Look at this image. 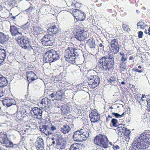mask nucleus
<instances>
[{
    "instance_id": "nucleus-1",
    "label": "nucleus",
    "mask_w": 150,
    "mask_h": 150,
    "mask_svg": "<svg viewBox=\"0 0 150 150\" xmlns=\"http://www.w3.org/2000/svg\"><path fill=\"white\" fill-rule=\"evenodd\" d=\"M99 62L102 65L100 67L104 72L110 71L113 67L114 61L113 59L110 57L104 56L100 59Z\"/></svg>"
},
{
    "instance_id": "nucleus-2",
    "label": "nucleus",
    "mask_w": 150,
    "mask_h": 150,
    "mask_svg": "<svg viewBox=\"0 0 150 150\" xmlns=\"http://www.w3.org/2000/svg\"><path fill=\"white\" fill-rule=\"evenodd\" d=\"M79 50L72 47H67L65 51V57L66 60L69 63H75L76 57L79 55Z\"/></svg>"
},
{
    "instance_id": "nucleus-3",
    "label": "nucleus",
    "mask_w": 150,
    "mask_h": 150,
    "mask_svg": "<svg viewBox=\"0 0 150 150\" xmlns=\"http://www.w3.org/2000/svg\"><path fill=\"white\" fill-rule=\"evenodd\" d=\"M149 141L141 140L139 138H134L132 144L133 149L135 150H144L147 148L149 145Z\"/></svg>"
},
{
    "instance_id": "nucleus-4",
    "label": "nucleus",
    "mask_w": 150,
    "mask_h": 150,
    "mask_svg": "<svg viewBox=\"0 0 150 150\" xmlns=\"http://www.w3.org/2000/svg\"><path fill=\"white\" fill-rule=\"evenodd\" d=\"M59 58L57 52L51 49L45 53L43 60L45 63H51L57 60Z\"/></svg>"
},
{
    "instance_id": "nucleus-5",
    "label": "nucleus",
    "mask_w": 150,
    "mask_h": 150,
    "mask_svg": "<svg viewBox=\"0 0 150 150\" xmlns=\"http://www.w3.org/2000/svg\"><path fill=\"white\" fill-rule=\"evenodd\" d=\"M73 34L75 38L80 41H84L87 38V32L83 28L79 26L74 28Z\"/></svg>"
},
{
    "instance_id": "nucleus-6",
    "label": "nucleus",
    "mask_w": 150,
    "mask_h": 150,
    "mask_svg": "<svg viewBox=\"0 0 150 150\" xmlns=\"http://www.w3.org/2000/svg\"><path fill=\"white\" fill-rule=\"evenodd\" d=\"M89 135L88 131L85 129L76 131L73 135L74 140L77 142H83L86 140Z\"/></svg>"
},
{
    "instance_id": "nucleus-7",
    "label": "nucleus",
    "mask_w": 150,
    "mask_h": 150,
    "mask_svg": "<svg viewBox=\"0 0 150 150\" xmlns=\"http://www.w3.org/2000/svg\"><path fill=\"white\" fill-rule=\"evenodd\" d=\"M94 142L95 144L100 147L104 148L108 147V139L105 135L99 134L95 137Z\"/></svg>"
},
{
    "instance_id": "nucleus-8",
    "label": "nucleus",
    "mask_w": 150,
    "mask_h": 150,
    "mask_svg": "<svg viewBox=\"0 0 150 150\" xmlns=\"http://www.w3.org/2000/svg\"><path fill=\"white\" fill-rule=\"evenodd\" d=\"M16 40L18 45L22 48L28 50L32 49V47L30 45V42L29 39L24 37L18 36Z\"/></svg>"
},
{
    "instance_id": "nucleus-9",
    "label": "nucleus",
    "mask_w": 150,
    "mask_h": 150,
    "mask_svg": "<svg viewBox=\"0 0 150 150\" xmlns=\"http://www.w3.org/2000/svg\"><path fill=\"white\" fill-rule=\"evenodd\" d=\"M87 78L88 79V83L89 87L93 89L98 86L100 83L99 77L96 75H95L89 73L88 74Z\"/></svg>"
},
{
    "instance_id": "nucleus-10",
    "label": "nucleus",
    "mask_w": 150,
    "mask_h": 150,
    "mask_svg": "<svg viewBox=\"0 0 150 150\" xmlns=\"http://www.w3.org/2000/svg\"><path fill=\"white\" fill-rule=\"evenodd\" d=\"M116 36L114 34H111L109 37L110 39V48L113 51L119 52L120 49L118 40L116 39Z\"/></svg>"
},
{
    "instance_id": "nucleus-11",
    "label": "nucleus",
    "mask_w": 150,
    "mask_h": 150,
    "mask_svg": "<svg viewBox=\"0 0 150 150\" xmlns=\"http://www.w3.org/2000/svg\"><path fill=\"white\" fill-rule=\"evenodd\" d=\"M72 14L77 21H83L86 18V14L84 12L78 9H73L72 11Z\"/></svg>"
},
{
    "instance_id": "nucleus-12",
    "label": "nucleus",
    "mask_w": 150,
    "mask_h": 150,
    "mask_svg": "<svg viewBox=\"0 0 150 150\" xmlns=\"http://www.w3.org/2000/svg\"><path fill=\"white\" fill-rule=\"evenodd\" d=\"M51 103V100L45 97L42 98L41 101L38 103V105L40 108L47 109L50 106Z\"/></svg>"
},
{
    "instance_id": "nucleus-13",
    "label": "nucleus",
    "mask_w": 150,
    "mask_h": 150,
    "mask_svg": "<svg viewBox=\"0 0 150 150\" xmlns=\"http://www.w3.org/2000/svg\"><path fill=\"white\" fill-rule=\"evenodd\" d=\"M40 108L34 107L32 109L31 114L34 118L39 119H42V111Z\"/></svg>"
},
{
    "instance_id": "nucleus-14",
    "label": "nucleus",
    "mask_w": 150,
    "mask_h": 150,
    "mask_svg": "<svg viewBox=\"0 0 150 150\" xmlns=\"http://www.w3.org/2000/svg\"><path fill=\"white\" fill-rule=\"evenodd\" d=\"M89 117L91 122L95 123L100 120V115L96 110H92L89 114Z\"/></svg>"
},
{
    "instance_id": "nucleus-15",
    "label": "nucleus",
    "mask_w": 150,
    "mask_h": 150,
    "mask_svg": "<svg viewBox=\"0 0 150 150\" xmlns=\"http://www.w3.org/2000/svg\"><path fill=\"white\" fill-rule=\"evenodd\" d=\"M48 33L51 35H53L57 34L59 30L55 23H52L49 27L47 30Z\"/></svg>"
},
{
    "instance_id": "nucleus-16",
    "label": "nucleus",
    "mask_w": 150,
    "mask_h": 150,
    "mask_svg": "<svg viewBox=\"0 0 150 150\" xmlns=\"http://www.w3.org/2000/svg\"><path fill=\"white\" fill-rule=\"evenodd\" d=\"M56 146L59 149H63L65 147L66 141L63 138L59 137L56 140Z\"/></svg>"
},
{
    "instance_id": "nucleus-17",
    "label": "nucleus",
    "mask_w": 150,
    "mask_h": 150,
    "mask_svg": "<svg viewBox=\"0 0 150 150\" xmlns=\"http://www.w3.org/2000/svg\"><path fill=\"white\" fill-rule=\"evenodd\" d=\"M35 146L37 150H43L44 142L43 139L38 137L35 142Z\"/></svg>"
},
{
    "instance_id": "nucleus-18",
    "label": "nucleus",
    "mask_w": 150,
    "mask_h": 150,
    "mask_svg": "<svg viewBox=\"0 0 150 150\" xmlns=\"http://www.w3.org/2000/svg\"><path fill=\"white\" fill-rule=\"evenodd\" d=\"M26 75L28 81L30 83L38 79L37 76L35 73L34 72L31 71L27 72Z\"/></svg>"
},
{
    "instance_id": "nucleus-19",
    "label": "nucleus",
    "mask_w": 150,
    "mask_h": 150,
    "mask_svg": "<svg viewBox=\"0 0 150 150\" xmlns=\"http://www.w3.org/2000/svg\"><path fill=\"white\" fill-rule=\"evenodd\" d=\"M51 35L49 34L44 35L41 40L42 44L43 45L45 46L51 45V40H50V38Z\"/></svg>"
},
{
    "instance_id": "nucleus-20",
    "label": "nucleus",
    "mask_w": 150,
    "mask_h": 150,
    "mask_svg": "<svg viewBox=\"0 0 150 150\" xmlns=\"http://www.w3.org/2000/svg\"><path fill=\"white\" fill-rule=\"evenodd\" d=\"M124 129H125V124H119L116 129L117 132L119 136L122 137L124 136Z\"/></svg>"
},
{
    "instance_id": "nucleus-21",
    "label": "nucleus",
    "mask_w": 150,
    "mask_h": 150,
    "mask_svg": "<svg viewBox=\"0 0 150 150\" xmlns=\"http://www.w3.org/2000/svg\"><path fill=\"white\" fill-rule=\"evenodd\" d=\"M19 28L14 25L10 26V31L12 36H16L22 35V33L19 31Z\"/></svg>"
},
{
    "instance_id": "nucleus-22",
    "label": "nucleus",
    "mask_w": 150,
    "mask_h": 150,
    "mask_svg": "<svg viewBox=\"0 0 150 150\" xmlns=\"http://www.w3.org/2000/svg\"><path fill=\"white\" fill-rule=\"evenodd\" d=\"M61 112L62 115H67L70 112V108L67 105H62L61 107Z\"/></svg>"
},
{
    "instance_id": "nucleus-23",
    "label": "nucleus",
    "mask_w": 150,
    "mask_h": 150,
    "mask_svg": "<svg viewBox=\"0 0 150 150\" xmlns=\"http://www.w3.org/2000/svg\"><path fill=\"white\" fill-rule=\"evenodd\" d=\"M3 103L4 106L9 107L15 104V100L12 98H7L3 100Z\"/></svg>"
},
{
    "instance_id": "nucleus-24",
    "label": "nucleus",
    "mask_w": 150,
    "mask_h": 150,
    "mask_svg": "<svg viewBox=\"0 0 150 150\" xmlns=\"http://www.w3.org/2000/svg\"><path fill=\"white\" fill-rule=\"evenodd\" d=\"M9 36L3 33L0 32V43L4 44L9 40Z\"/></svg>"
},
{
    "instance_id": "nucleus-25",
    "label": "nucleus",
    "mask_w": 150,
    "mask_h": 150,
    "mask_svg": "<svg viewBox=\"0 0 150 150\" xmlns=\"http://www.w3.org/2000/svg\"><path fill=\"white\" fill-rule=\"evenodd\" d=\"M40 129L41 132L44 133L46 136L51 134L50 127L48 125H44L42 126V128H40Z\"/></svg>"
},
{
    "instance_id": "nucleus-26",
    "label": "nucleus",
    "mask_w": 150,
    "mask_h": 150,
    "mask_svg": "<svg viewBox=\"0 0 150 150\" xmlns=\"http://www.w3.org/2000/svg\"><path fill=\"white\" fill-rule=\"evenodd\" d=\"M8 81L6 78L0 74V87L2 88L6 86Z\"/></svg>"
},
{
    "instance_id": "nucleus-27",
    "label": "nucleus",
    "mask_w": 150,
    "mask_h": 150,
    "mask_svg": "<svg viewBox=\"0 0 150 150\" xmlns=\"http://www.w3.org/2000/svg\"><path fill=\"white\" fill-rule=\"evenodd\" d=\"M82 145L80 143H74L72 144L69 148L70 150H81L82 148Z\"/></svg>"
},
{
    "instance_id": "nucleus-28",
    "label": "nucleus",
    "mask_w": 150,
    "mask_h": 150,
    "mask_svg": "<svg viewBox=\"0 0 150 150\" xmlns=\"http://www.w3.org/2000/svg\"><path fill=\"white\" fill-rule=\"evenodd\" d=\"M71 129V128L68 125H64L61 128L60 131L63 133L65 134L68 133L70 131Z\"/></svg>"
},
{
    "instance_id": "nucleus-29",
    "label": "nucleus",
    "mask_w": 150,
    "mask_h": 150,
    "mask_svg": "<svg viewBox=\"0 0 150 150\" xmlns=\"http://www.w3.org/2000/svg\"><path fill=\"white\" fill-rule=\"evenodd\" d=\"M1 144H4V146L6 147H13V143L8 139L7 137L4 141Z\"/></svg>"
},
{
    "instance_id": "nucleus-30",
    "label": "nucleus",
    "mask_w": 150,
    "mask_h": 150,
    "mask_svg": "<svg viewBox=\"0 0 150 150\" xmlns=\"http://www.w3.org/2000/svg\"><path fill=\"white\" fill-rule=\"evenodd\" d=\"M147 133L146 132H144L141 134L140 136L139 137L137 138H139L141 140L145 141L146 140L149 141V139L147 136Z\"/></svg>"
},
{
    "instance_id": "nucleus-31",
    "label": "nucleus",
    "mask_w": 150,
    "mask_h": 150,
    "mask_svg": "<svg viewBox=\"0 0 150 150\" xmlns=\"http://www.w3.org/2000/svg\"><path fill=\"white\" fill-rule=\"evenodd\" d=\"M71 6H74L76 8H80L81 7V4L75 0H74L71 2Z\"/></svg>"
},
{
    "instance_id": "nucleus-32",
    "label": "nucleus",
    "mask_w": 150,
    "mask_h": 150,
    "mask_svg": "<svg viewBox=\"0 0 150 150\" xmlns=\"http://www.w3.org/2000/svg\"><path fill=\"white\" fill-rule=\"evenodd\" d=\"M56 99L57 100H61L62 98V93L60 91L55 92Z\"/></svg>"
},
{
    "instance_id": "nucleus-33",
    "label": "nucleus",
    "mask_w": 150,
    "mask_h": 150,
    "mask_svg": "<svg viewBox=\"0 0 150 150\" xmlns=\"http://www.w3.org/2000/svg\"><path fill=\"white\" fill-rule=\"evenodd\" d=\"M41 31V29L39 27H34L32 30L33 34L34 35H37L40 33Z\"/></svg>"
},
{
    "instance_id": "nucleus-34",
    "label": "nucleus",
    "mask_w": 150,
    "mask_h": 150,
    "mask_svg": "<svg viewBox=\"0 0 150 150\" xmlns=\"http://www.w3.org/2000/svg\"><path fill=\"white\" fill-rule=\"evenodd\" d=\"M137 25L138 27H140L141 29H144L147 26L145 23L142 21H140L138 22Z\"/></svg>"
},
{
    "instance_id": "nucleus-35",
    "label": "nucleus",
    "mask_w": 150,
    "mask_h": 150,
    "mask_svg": "<svg viewBox=\"0 0 150 150\" xmlns=\"http://www.w3.org/2000/svg\"><path fill=\"white\" fill-rule=\"evenodd\" d=\"M125 63L121 62L119 64V70L121 72L123 71L126 69Z\"/></svg>"
},
{
    "instance_id": "nucleus-36",
    "label": "nucleus",
    "mask_w": 150,
    "mask_h": 150,
    "mask_svg": "<svg viewBox=\"0 0 150 150\" xmlns=\"http://www.w3.org/2000/svg\"><path fill=\"white\" fill-rule=\"evenodd\" d=\"M88 42V45L91 48L95 47L96 45L95 42L93 40L89 39Z\"/></svg>"
},
{
    "instance_id": "nucleus-37",
    "label": "nucleus",
    "mask_w": 150,
    "mask_h": 150,
    "mask_svg": "<svg viewBox=\"0 0 150 150\" xmlns=\"http://www.w3.org/2000/svg\"><path fill=\"white\" fill-rule=\"evenodd\" d=\"M7 137V136L6 134L1 133L0 134V143H1Z\"/></svg>"
},
{
    "instance_id": "nucleus-38",
    "label": "nucleus",
    "mask_w": 150,
    "mask_h": 150,
    "mask_svg": "<svg viewBox=\"0 0 150 150\" xmlns=\"http://www.w3.org/2000/svg\"><path fill=\"white\" fill-rule=\"evenodd\" d=\"M34 8L31 6H30L28 8L25 10L24 11L26 12L28 14H30L34 10Z\"/></svg>"
},
{
    "instance_id": "nucleus-39",
    "label": "nucleus",
    "mask_w": 150,
    "mask_h": 150,
    "mask_svg": "<svg viewBox=\"0 0 150 150\" xmlns=\"http://www.w3.org/2000/svg\"><path fill=\"white\" fill-rule=\"evenodd\" d=\"M26 127H27L26 128V129H30L31 130L35 129L37 127V126H36V125H34L32 124H29L28 126L27 125H26Z\"/></svg>"
},
{
    "instance_id": "nucleus-40",
    "label": "nucleus",
    "mask_w": 150,
    "mask_h": 150,
    "mask_svg": "<svg viewBox=\"0 0 150 150\" xmlns=\"http://www.w3.org/2000/svg\"><path fill=\"white\" fill-rule=\"evenodd\" d=\"M8 5L11 7H13L16 4V2L15 0H10L8 1Z\"/></svg>"
},
{
    "instance_id": "nucleus-41",
    "label": "nucleus",
    "mask_w": 150,
    "mask_h": 150,
    "mask_svg": "<svg viewBox=\"0 0 150 150\" xmlns=\"http://www.w3.org/2000/svg\"><path fill=\"white\" fill-rule=\"evenodd\" d=\"M122 29L125 31H128L130 30L129 25L126 24H123L122 25Z\"/></svg>"
},
{
    "instance_id": "nucleus-42",
    "label": "nucleus",
    "mask_w": 150,
    "mask_h": 150,
    "mask_svg": "<svg viewBox=\"0 0 150 150\" xmlns=\"http://www.w3.org/2000/svg\"><path fill=\"white\" fill-rule=\"evenodd\" d=\"M6 53L5 50L0 48V56L6 57Z\"/></svg>"
},
{
    "instance_id": "nucleus-43",
    "label": "nucleus",
    "mask_w": 150,
    "mask_h": 150,
    "mask_svg": "<svg viewBox=\"0 0 150 150\" xmlns=\"http://www.w3.org/2000/svg\"><path fill=\"white\" fill-rule=\"evenodd\" d=\"M117 119H112L111 120V122L113 126L115 127L117 126Z\"/></svg>"
},
{
    "instance_id": "nucleus-44",
    "label": "nucleus",
    "mask_w": 150,
    "mask_h": 150,
    "mask_svg": "<svg viewBox=\"0 0 150 150\" xmlns=\"http://www.w3.org/2000/svg\"><path fill=\"white\" fill-rule=\"evenodd\" d=\"M124 135L128 136L130 133V131L125 127V129H124Z\"/></svg>"
},
{
    "instance_id": "nucleus-45",
    "label": "nucleus",
    "mask_w": 150,
    "mask_h": 150,
    "mask_svg": "<svg viewBox=\"0 0 150 150\" xmlns=\"http://www.w3.org/2000/svg\"><path fill=\"white\" fill-rule=\"evenodd\" d=\"M115 81V78L113 76H111L108 79V81L111 83H113Z\"/></svg>"
},
{
    "instance_id": "nucleus-46",
    "label": "nucleus",
    "mask_w": 150,
    "mask_h": 150,
    "mask_svg": "<svg viewBox=\"0 0 150 150\" xmlns=\"http://www.w3.org/2000/svg\"><path fill=\"white\" fill-rule=\"evenodd\" d=\"M125 112H123L122 114V115H120L119 114L117 113H115V112H113L112 113V115H114V116L116 117V118H121V117L124 114Z\"/></svg>"
},
{
    "instance_id": "nucleus-47",
    "label": "nucleus",
    "mask_w": 150,
    "mask_h": 150,
    "mask_svg": "<svg viewBox=\"0 0 150 150\" xmlns=\"http://www.w3.org/2000/svg\"><path fill=\"white\" fill-rule=\"evenodd\" d=\"M50 129L51 134L54 133V131L57 130L56 127L52 125L50 127Z\"/></svg>"
},
{
    "instance_id": "nucleus-48",
    "label": "nucleus",
    "mask_w": 150,
    "mask_h": 150,
    "mask_svg": "<svg viewBox=\"0 0 150 150\" xmlns=\"http://www.w3.org/2000/svg\"><path fill=\"white\" fill-rule=\"evenodd\" d=\"M30 24L28 23H27L25 24L23 26V29L24 30H26L28 29L30 27Z\"/></svg>"
},
{
    "instance_id": "nucleus-49",
    "label": "nucleus",
    "mask_w": 150,
    "mask_h": 150,
    "mask_svg": "<svg viewBox=\"0 0 150 150\" xmlns=\"http://www.w3.org/2000/svg\"><path fill=\"white\" fill-rule=\"evenodd\" d=\"M29 124H32L34 125H36L37 126V123L35 119H32L31 120L30 123Z\"/></svg>"
},
{
    "instance_id": "nucleus-50",
    "label": "nucleus",
    "mask_w": 150,
    "mask_h": 150,
    "mask_svg": "<svg viewBox=\"0 0 150 150\" xmlns=\"http://www.w3.org/2000/svg\"><path fill=\"white\" fill-rule=\"evenodd\" d=\"M6 57L0 56V64L3 63L6 58Z\"/></svg>"
},
{
    "instance_id": "nucleus-51",
    "label": "nucleus",
    "mask_w": 150,
    "mask_h": 150,
    "mask_svg": "<svg viewBox=\"0 0 150 150\" xmlns=\"http://www.w3.org/2000/svg\"><path fill=\"white\" fill-rule=\"evenodd\" d=\"M112 117L110 115H108L107 117H106V122H108L109 121H111Z\"/></svg>"
},
{
    "instance_id": "nucleus-52",
    "label": "nucleus",
    "mask_w": 150,
    "mask_h": 150,
    "mask_svg": "<svg viewBox=\"0 0 150 150\" xmlns=\"http://www.w3.org/2000/svg\"><path fill=\"white\" fill-rule=\"evenodd\" d=\"M147 104L149 105V107L148 108L149 111L150 112V97L148 98L146 100Z\"/></svg>"
},
{
    "instance_id": "nucleus-53",
    "label": "nucleus",
    "mask_w": 150,
    "mask_h": 150,
    "mask_svg": "<svg viewBox=\"0 0 150 150\" xmlns=\"http://www.w3.org/2000/svg\"><path fill=\"white\" fill-rule=\"evenodd\" d=\"M143 32L142 31H139L138 33V37L139 38H141L143 37Z\"/></svg>"
},
{
    "instance_id": "nucleus-54",
    "label": "nucleus",
    "mask_w": 150,
    "mask_h": 150,
    "mask_svg": "<svg viewBox=\"0 0 150 150\" xmlns=\"http://www.w3.org/2000/svg\"><path fill=\"white\" fill-rule=\"evenodd\" d=\"M112 148L114 150H117L118 149H120L119 146L117 145H114Z\"/></svg>"
},
{
    "instance_id": "nucleus-55",
    "label": "nucleus",
    "mask_w": 150,
    "mask_h": 150,
    "mask_svg": "<svg viewBox=\"0 0 150 150\" xmlns=\"http://www.w3.org/2000/svg\"><path fill=\"white\" fill-rule=\"evenodd\" d=\"M81 110L80 109H77L76 112V113L77 114H79V115H80V114L81 113Z\"/></svg>"
},
{
    "instance_id": "nucleus-56",
    "label": "nucleus",
    "mask_w": 150,
    "mask_h": 150,
    "mask_svg": "<svg viewBox=\"0 0 150 150\" xmlns=\"http://www.w3.org/2000/svg\"><path fill=\"white\" fill-rule=\"evenodd\" d=\"M127 60V58L125 57H122L121 58V60L122 61V62H124L125 61Z\"/></svg>"
},
{
    "instance_id": "nucleus-57",
    "label": "nucleus",
    "mask_w": 150,
    "mask_h": 150,
    "mask_svg": "<svg viewBox=\"0 0 150 150\" xmlns=\"http://www.w3.org/2000/svg\"><path fill=\"white\" fill-rule=\"evenodd\" d=\"M135 71L139 73H140L143 72V70H139L137 69H136Z\"/></svg>"
},
{
    "instance_id": "nucleus-58",
    "label": "nucleus",
    "mask_w": 150,
    "mask_h": 150,
    "mask_svg": "<svg viewBox=\"0 0 150 150\" xmlns=\"http://www.w3.org/2000/svg\"><path fill=\"white\" fill-rule=\"evenodd\" d=\"M55 94L53 93L50 94L49 95V96L51 98H53L54 97Z\"/></svg>"
},
{
    "instance_id": "nucleus-59",
    "label": "nucleus",
    "mask_w": 150,
    "mask_h": 150,
    "mask_svg": "<svg viewBox=\"0 0 150 150\" xmlns=\"http://www.w3.org/2000/svg\"><path fill=\"white\" fill-rule=\"evenodd\" d=\"M135 98L136 99H138L141 98L140 96H139V94L136 95V96H135Z\"/></svg>"
},
{
    "instance_id": "nucleus-60",
    "label": "nucleus",
    "mask_w": 150,
    "mask_h": 150,
    "mask_svg": "<svg viewBox=\"0 0 150 150\" xmlns=\"http://www.w3.org/2000/svg\"><path fill=\"white\" fill-rule=\"evenodd\" d=\"M120 55L122 56V57L125 56V54L123 52H120Z\"/></svg>"
},
{
    "instance_id": "nucleus-61",
    "label": "nucleus",
    "mask_w": 150,
    "mask_h": 150,
    "mask_svg": "<svg viewBox=\"0 0 150 150\" xmlns=\"http://www.w3.org/2000/svg\"><path fill=\"white\" fill-rule=\"evenodd\" d=\"M130 2L131 3L134 4L136 2V0H129Z\"/></svg>"
},
{
    "instance_id": "nucleus-62",
    "label": "nucleus",
    "mask_w": 150,
    "mask_h": 150,
    "mask_svg": "<svg viewBox=\"0 0 150 150\" xmlns=\"http://www.w3.org/2000/svg\"><path fill=\"white\" fill-rule=\"evenodd\" d=\"M4 96V93L3 91L0 92V98Z\"/></svg>"
},
{
    "instance_id": "nucleus-63",
    "label": "nucleus",
    "mask_w": 150,
    "mask_h": 150,
    "mask_svg": "<svg viewBox=\"0 0 150 150\" xmlns=\"http://www.w3.org/2000/svg\"><path fill=\"white\" fill-rule=\"evenodd\" d=\"M54 139V138H52V144H55V142L54 141H53Z\"/></svg>"
},
{
    "instance_id": "nucleus-64",
    "label": "nucleus",
    "mask_w": 150,
    "mask_h": 150,
    "mask_svg": "<svg viewBox=\"0 0 150 150\" xmlns=\"http://www.w3.org/2000/svg\"><path fill=\"white\" fill-rule=\"evenodd\" d=\"M148 34L149 35H150V27H149V28L148 30Z\"/></svg>"
}]
</instances>
